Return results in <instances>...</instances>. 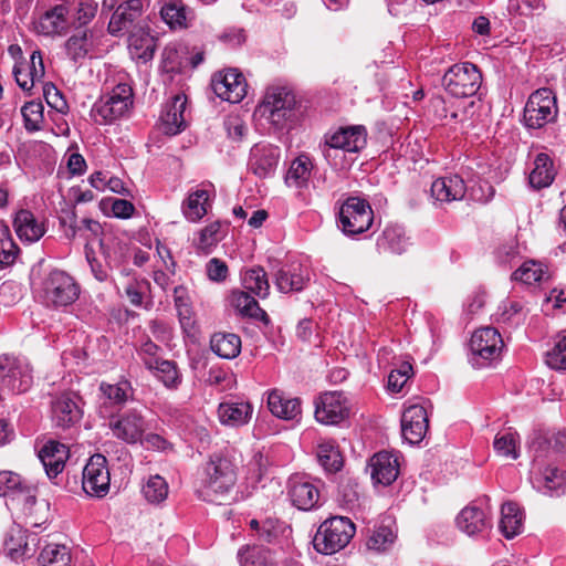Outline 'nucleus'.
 <instances>
[{
  "instance_id": "1",
  "label": "nucleus",
  "mask_w": 566,
  "mask_h": 566,
  "mask_svg": "<svg viewBox=\"0 0 566 566\" xmlns=\"http://www.w3.org/2000/svg\"><path fill=\"white\" fill-rule=\"evenodd\" d=\"M242 463L241 454L235 450L212 454L203 465L197 494L200 499L221 504L229 499Z\"/></svg>"
},
{
  "instance_id": "2",
  "label": "nucleus",
  "mask_w": 566,
  "mask_h": 566,
  "mask_svg": "<svg viewBox=\"0 0 566 566\" xmlns=\"http://www.w3.org/2000/svg\"><path fill=\"white\" fill-rule=\"evenodd\" d=\"M296 97L292 90L285 86H270L258 112L276 129H283L296 118Z\"/></svg>"
},
{
  "instance_id": "3",
  "label": "nucleus",
  "mask_w": 566,
  "mask_h": 566,
  "mask_svg": "<svg viewBox=\"0 0 566 566\" xmlns=\"http://www.w3.org/2000/svg\"><path fill=\"white\" fill-rule=\"evenodd\" d=\"M134 103L129 82L119 80L109 94L96 101L91 115L97 124H109L129 114Z\"/></svg>"
},
{
  "instance_id": "4",
  "label": "nucleus",
  "mask_w": 566,
  "mask_h": 566,
  "mask_svg": "<svg viewBox=\"0 0 566 566\" xmlns=\"http://www.w3.org/2000/svg\"><path fill=\"white\" fill-rule=\"evenodd\" d=\"M80 293L74 277L64 271L53 270L42 281L40 297L46 307L61 310L74 304Z\"/></svg>"
},
{
  "instance_id": "5",
  "label": "nucleus",
  "mask_w": 566,
  "mask_h": 566,
  "mask_svg": "<svg viewBox=\"0 0 566 566\" xmlns=\"http://www.w3.org/2000/svg\"><path fill=\"white\" fill-rule=\"evenodd\" d=\"M355 532V524L348 517H329L319 525L313 538L314 548L321 554H335L349 544Z\"/></svg>"
},
{
  "instance_id": "6",
  "label": "nucleus",
  "mask_w": 566,
  "mask_h": 566,
  "mask_svg": "<svg viewBox=\"0 0 566 566\" xmlns=\"http://www.w3.org/2000/svg\"><path fill=\"white\" fill-rule=\"evenodd\" d=\"M374 211L369 202L357 197L347 198L338 212V227L348 237L366 232L373 224Z\"/></svg>"
},
{
  "instance_id": "7",
  "label": "nucleus",
  "mask_w": 566,
  "mask_h": 566,
  "mask_svg": "<svg viewBox=\"0 0 566 566\" xmlns=\"http://www.w3.org/2000/svg\"><path fill=\"white\" fill-rule=\"evenodd\" d=\"M481 83L482 75L479 69L470 62L452 65L442 78L444 90L457 98L475 95Z\"/></svg>"
},
{
  "instance_id": "8",
  "label": "nucleus",
  "mask_w": 566,
  "mask_h": 566,
  "mask_svg": "<svg viewBox=\"0 0 566 566\" xmlns=\"http://www.w3.org/2000/svg\"><path fill=\"white\" fill-rule=\"evenodd\" d=\"M504 343L501 334L494 327H481L471 336V364L482 368L500 358Z\"/></svg>"
},
{
  "instance_id": "9",
  "label": "nucleus",
  "mask_w": 566,
  "mask_h": 566,
  "mask_svg": "<svg viewBox=\"0 0 566 566\" xmlns=\"http://www.w3.org/2000/svg\"><path fill=\"white\" fill-rule=\"evenodd\" d=\"M32 370L23 358L0 356V387L13 394L25 392L32 385Z\"/></svg>"
},
{
  "instance_id": "10",
  "label": "nucleus",
  "mask_w": 566,
  "mask_h": 566,
  "mask_svg": "<svg viewBox=\"0 0 566 566\" xmlns=\"http://www.w3.org/2000/svg\"><path fill=\"white\" fill-rule=\"evenodd\" d=\"M556 97L549 88L531 94L524 108V123L528 128H541L557 116Z\"/></svg>"
},
{
  "instance_id": "11",
  "label": "nucleus",
  "mask_w": 566,
  "mask_h": 566,
  "mask_svg": "<svg viewBox=\"0 0 566 566\" xmlns=\"http://www.w3.org/2000/svg\"><path fill=\"white\" fill-rule=\"evenodd\" d=\"M10 53L21 55V48L18 45L10 46ZM45 70L42 54L39 50L33 51L29 59L20 56L14 61L12 75L18 86L24 92H31L36 83L42 82Z\"/></svg>"
},
{
  "instance_id": "12",
  "label": "nucleus",
  "mask_w": 566,
  "mask_h": 566,
  "mask_svg": "<svg viewBox=\"0 0 566 566\" xmlns=\"http://www.w3.org/2000/svg\"><path fill=\"white\" fill-rule=\"evenodd\" d=\"M108 427L115 438L128 444L142 441L147 430V421L142 411L128 409L116 416L109 415Z\"/></svg>"
},
{
  "instance_id": "13",
  "label": "nucleus",
  "mask_w": 566,
  "mask_h": 566,
  "mask_svg": "<svg viewBox=\"0 0 566 566\" xmlns=\"http://www.w3.org/2000/svg\"><path fill=\"white\" fill-rule=\"evenodd\" d=\"M149 6V0H125L113 12L108 22V32L119 35L126 31L143 27L144 12Z\"/></svg>"
},
{
  "instance_id": "14",
  "label": "nucleus",
  "mask_w": 566,
  "mask_h": 566,
  "mask_svg": "<svg viewBox=\"0 0 566 566\" xmlns=\"http://www.w3.org/2000/svg\"><path fill=\"white\" fill-rule=\"evenodd\" d=\"M109 482L106 458L99 453L92 455L83 470V490L91 496L104 497L109 491Z\"/></svg>"
},
{
  "instance_id": "15",
  "label": "nucleus",
  "mask_w": 566,
  "mask_h": 566,
  "mask_svg": "<svg viewBox=\"0 0 566 566\" xmlns=\"http://www.w3.org/2000/svg\"><path fill=\"white\" fill-rule=\"evenodd\" d=\"M349 401L340 391L322 394L315 400V418L324 424H337L349 416Z\"/></svg>"
},
{
  "instance_id": "16",
  "label": "nucleus",
  "mask_w": 566,
  "mask_h": 566,
  "mask_svg": "<svg viewBox=\"0 0 566 566\" xmlns=\"http://www.w3.org/2000/svg\"><path fill=\"white\" fill-rule=\"evenodd\" d=\"M367 130L363 125L339 127L336 132L325 136L324 154L329 149H342L357 153L366 146Z\"/></svg>"
},
{
  "instance_id": "17",
  "label": "nucleus",
  "mask_w": 566,
  "mask_h": 566,
  "mask_svg": "<svg viewBox=\"0 0 566 566\" xmlns=\"http://www.w3.org/2000/svg\"><path fill=\"white\" fill-rule=\"evenodd\" d=\"M212 90L221 99L239 103L247 94L245 78L237 70L230 69L213 76Z\"/></svg>"
},
{
  "instance_id": "18",
  "label": "nucleus",
  "mask_w": 566,
  "mask_h": 566,
  "mask_svg": "<svg viewBox=\"0 0 566 566\" xmlns=\"http://www.w3.org/2000/svg\"><path fill=\"white\" fill-rule=\"evenodd\" d=\"M83 416L80 398L74 392H63L52 401V419L56 427L67 429Z\"/></svg>"
},
{
  "instance_id": "19",
  "label": "nucleus",
  "mask_w": 566,
  "mask_h": 566,
  "mask_svg": "<svg viewBox=\"0 0 566 566\" xmlns=\"http://www.w3.org/2000/svg\"><path fill=\"white\" fill-rule=\"evenodd\" d=\"M186 107L187 96L185 94L175 95L164 105L159 117V126L166 135L174 136L186 128Z\"/></svg>"
},
{
  "instance_id": "20",
  "label": "nucleus",
  "mask_w": 566,
  "mask_h": 566,
  "mask_svg": "<svg viewBox=\"0 0 566 566\" xmlns=\"http://www.w3.org/2000/svg\"><path fill=\"white\" fill-rule=\"evenodd\" d=\"M71 8L67 1L46 10L34 22V30L43 35H62L69 29Z\"/></svg>"
},
{
  "instance_id": "21",
  "label": "nucleus",
  "mask_w": 566,
  "mask_h": 566,
  "mask_svg": "<svg viewBox=\"0 0 566 566\" xmlns=\"http://www.w3.org/2000/svg\"><path fill=\"white\" fill-rule=\"evenodd\" d=\"M428 428L429 419L423 406L412 405L405 409L401 417V432L410 444L422 441Z\"/></svg>"
},
{
  "instance_id": "22",
  "label": "nucleus",
  "mask_w": 566,
  "mask_h": 566,
  "mask_svg": "<svg viewBox=\"0 0 566 566\" xmlns=\"http://www.w3.org/2000/svg\"><path fill=\"white\" fill-rule=\"evenodd\" d=\"M399 455L388 451L375 453L369 460L370 476L374 483L390 485L399 475Z\"/></svg>"
},
{
  "instance_id": "23",
  "label": "nucleus",
  "mask_w": 566,
  "mask_h": 566,
  "mask_svg": "<svg viewBox=\"0 0 566 566\" xmlns=\"http://www.w3.org/2000/svg\"><path fill=\"white\" fill-rule=\"evenodd\" d=\"M287 494L292 504L301 511L315 509L321 499L317 486L303 476H292L289 480Z\"/></svg>"
},
{
  "instance_id": "24",
  "label": "nucleus",
  "mask_w": 566,
  "mask_h": 566,
  "mask_svg": "<svg viewBox=\"0 0 566 566\" xmlns=\"http://www.w3.org/2000/svg\"><path fill=\"white\" fill-rule=\"evenodd\" d=\"M310 281L307 268L298 262L281 266L274 274V284L282 293L300 292Z\"/></svg>"
},
{
  "instance_id": "25",
  "label": "nucleus",
  "mask_w": 566,
  "mask_h": 566,
  "mask_svg": "<svg viewBox=\"0 0 566 566\" xmlns=\"http://www.w3.org/2000/svg\"><path fill=\"white\" fill-rule=\"evenodd\" d=\"M13 227L18 238L25 243L38 242L46 232L45 220L28 209H21L15 213Z\"/></svg>"
},
{
  "instance_id": "26",
  "label": "nucleus",
  "mask_w": 566,
  "mask_h": 566,
  "mask_svg": "<svg viewBox=\"0 0 566 566\" xmlns=\"http://www.w3.org/2000/svg\"><path fill=\"white\" fill-rule=\"evenodd\" d=\"M69 455V448L54 440L48 441L39 451V458L50 479L56 478L64 470Z\"/></svg>"
},
{
  "instance_id": "27",
  "label": "nucleus",
  "mask_w": 566,
  "mask_h": 566,
  "mask_svg": "<svg viewBox=\"0 0 566 566\" xmlns=\"http://www.w3.org/2000/svg\"><path fill=\"white\" fill-rule=\"evenodd\" d=\"M279 159V147L255 145L251 150L250 168L258 177L266 178L275 171Z\"/></svg>"
},
{
  "instance_id": "28",
  "label": "nucleus",
  "mask_w": 566,
  "mask_h": 566,
  "mask_svg": "<svg viewBox=\"0 0 566 566\" xmlns=\"http://www.w3.org/2000/svg\"><path fill=\"white\" fill-rule=\"evenodd\" d=\"M430 192L438 202H451L463 199L467 186L462 177L451 175L436 179L431 185Z\"/></svg>"
},
{
  "instance_id": "29",
  "label": "nucleus",
  "mask_w": 566,
  "mask_h": 566,
  "mask_svg": "<svg viewBox=\"0 0 566 566\" xmlns=\"http://www.w3.org/2000/svg\"><path fill=\"white\" fill-rule=\"evenodd\" d=\"M455 522L458 528L469 536L481 534L491 527L486 513L475 505L462 509Z\"/></svg>"
},
{
  "instance_id": "30",
  "label": "nucleus",
  "mask_w": 566,
  "mask_h": 566,
  "mask_svg": "<svg viewBox=\"0 0 566 566\" xmlns=\"http://www.w3.org/2000/svg\"><path fill=\"white\" fill-rule=\"evenodd\" d=\"M128 50L133 59L147 62L153 59L156 50V38L143 27L127 31Z\"/></svg>"
},
{
  "instance_id": "31",
  "label": "nucleus",
  "mask_w": 566,
  "mask_h": 566,
  "mask_svg": "<svg viewBox=\"0 0 566 566\" xmlns=\"http://www.w3.org/2000/svg\"><path fill=\"white\" fill-rule=\"evenodd\" d=\"M268 406L272 415L284 420H298L301 417V400L289 398L279 390L269 394Z\"/></svg>"
},
{
  "instance_id": "32",
  "label": "nucleus",
  "mask_w": 566,
  "mask_h": 566,
  "mask_svg": "<svg viewBox=\"0 0 566 566\" xmlns=\"http://www.w3.org/2000/svg\"><path fill=\"white\" fill-rule=\"evenodd\" d=\"M253 407L248 401H227L219 405L218 416L223 424L240 427L249 422Z\"/></svg>"
},
{
  "instance_id": "33",
  "label": "nucleus",
  "mask_w": 566,
  "mask_h": 566,
  "mask_svg": "<svg viewBox=\"0 0 566 566\" xmlns=\"http://www.w3.org/2000/svg\"><path fill=\"white\" fill-rule=\"evenodd\" d=\"M524 527V513L514 502H506L501 507V518L499 523L500 532L507 539H511L522 533Z\"/></svg>"
},
{
  "instance_id": "34",
  "label": "nucleus",
  "mask_w": 566,
  "mask_h": 566,
  "mask_svg": "<svg viewBox=\"0 0 566 566\" xmlns=\"http://www.w3.org/2000/svg\"><path fill=\"white\" fill-rule=\"evenodd\" d=\"M409 245V239L399 224H387L377 239V248L381 252L403 253Z\"/></svg>"
},
{
  "instance_id": "35",
  "label": "nucleus",
  "mask_w": 566,
  "mask_h": 566,
  "mask_svg": "<svg viewBox=\"0 0 566 566\" xmlns=\"http://www.w3.org/2000/svg\"><path fill=\"white\" fill-rule=\"evenodd\" d=\"M240 566H280L274 551L261 546H245L238 552Z\"/></svg>"
},
{
  "instance_id": "36",
  "label": "nucleus",
  "mask_w": 566,
  "mask_h": 566,
  "mask_svg": "<svg viewBox=\"0 0 566 566\" xmlns=\"http://www.w3.org/2000/svg\"><path fill=\"white\" fill-rule=\"evenodd\" d=\"M163 20L170 29H187L192 20V11L181 0H166L160 9Z\"/></svg>"
},
{
  "instance_id": "37",
  "label": "nucleus",
  "mask_w": 566,
  "mask_h": 566,
  "mask_svg": "<svg viewBox=\"0 0 566 566\" xmlns=\"http://www.w3.org/2000/svg\"><path fill=\"white\" fill-rule=\"evenodd\" d=\"M99 390L104 398L103 406L101 407V413L107 417L106 409L107 405L114 407L123 406L133 395V388L130 382L127 380H120L117 384L102 382Z\"/></svg>"
},
{
  "instance_id": "38",
  "label": "nucleus",
  "mask_w": 566,
  "mask_h": 566,
  "mask_svg": "<svg viewBox=\"0 0 566 566\" xmlns=\"http://www.w3.org/2000/svg\"><path fill=\"white\" fill-rule=\"evenodd\" d=\"M556 170L553 165L552 158L545 154L539 153L534 159V168L530 174V185L535 189L548 187L555 179Z\"/></svg>"
},
{
  "instance_id": "39",
  "label": "nucleus",
  "mask_w": 566,
  "mask_h": 566,
  "mask_svg": "<svg viewBox=\"0 0 566 566\" xmlns=\"http://www.w3.org/2000/svg\"><path fill=\"white\" fill-rule=\"evenodd\" d=\"M230 303L242 316L251 317L265 324L270 322L266 312L260 307L258 301L248 292L233 291L230 296Z\"/></svg>"
},
{
  "instance_id": "40",
  "label": "nucleus",
  "mask_w": 566,
  "mask_h": 566,
  "mask_svg": "<svg viewBox=\"0 0 566 566\" xmlns=\"http://www.w3.org/2000/svg\"><path fill=\"white\" fill-rule=\"evenodd\" d=\"M210 208L209 192L206 189L191 191L182 203V213L190 222L201 220Z\"/></svg>"
},
{
  "instance_id": "41",
  "label": "nucleus",
  "mask_w": 566,
  "mask_h": 566,
  "mask_svg": "<svg viewBox=\"0 0 566 566\" xmlns=\"http://www.w3.org/2000/svg\"><path fill=\"white\" fill-rule=\"evenodd\" d=\"M211 350L224 359H233L241 352V338L234 333H214L210 339Z\"/></svg>"
},
{
  "instance_id": "42",
  "label": "nucleus",
  "mask_w": 566,
  "mask_h": 566,
  "mask_svg": "<svg viewBox=\"0 0 566 566\" xmlns=\"http://www.w3.org/2000/svg\"><path fill=\"white\" fill-rule=\"evenodd\" d=\"M249 525L258 538L266 543L276 542L287 531L285 523L275 517H266L264 520L252 518Z\"/></svg>"
},
{
  "instance_id": "43",
  "label": "nucleus",
  "mask_w": 566,
  "mask_h": 566,
  "mask_svg": "<svg viewBox=\"0 0 566 566\" xmlns=\"http://www.w3.org/2000/svg\"><path fill=\"white\" fill-rule=\"evenodd\" d=\"M537 483L546 493H563L566 489V469L548 464L541 471Z\"/></svg>"
},
{
  "instance_id": "44",
  "label": "nucleus",
  "mask_w": 566,
  "mask_h": 566,
  "mask_svg": "<svg viewBox=\"0 0 566 566\" xmlns=\"http://www.w3.org/2000/svg\"><path fill=\"white\" fill-rule=\"evenodd\" d=\"M93 45V32L85 29L74 33L66 40L65 51L72 61L77 62L86 57Z\"/></svg>"
},
{
  "instance_id": "45",
  "label": "nucleus",
  "mask_w": 566,
  "mask_h": 566,
  "mask_svg": "<svg viewBox=\"0 0 566 566\" xmlns=\"http://www.w3.org/2000/svg\"><path fill=\"white\" fill-rule=\"evenodd\" d=\"M312 168L313 164L307 156H298L291 163L287 170L285 176L286 185L298 189L306 187Z\"/></svg>"
},
{
  "instance_id": "46",
  "label": "nucleus",
  "mask_w": 566,
  "mask_h": 566,
  "mask_svg": "<svg viewBox=\"0 0 566 566\" xmlns=\"http://www.w3.org/2000/svg\"><path fill=\"white\" fill-rule=\"evenodd\" d=\"M316 455L319 464L327 472H337L343 467V457L337 444L333 440H323L319 442Z\"/></svg>"
},
{
  "instance_id": "47",
  "label": "nucleus",
  "mask_w": 566,
  "mask_h": 566,
  "mask_svg": "<svg viewBox=\"0 0 566 566\" xmlns=\"http://www.w3.org/2000/svg\"><path fill=\"white\" fill-rule=\"evenodd\" d=\"M242 284L245 290L261 298L266 297L270 293L268 275L261 266L248 269L242 276Z\"/></svg>"
},
{
  "instance_id": "48",
  "label": "nucleus",
  "mask_w": 566,
  "mask_h": 566,
  "mask_svg": "<svg viewBox=\"0 0 566 566\" xmlns=\"http://www.w3.org/2000/svg\"><path fill=\"white\" fill-rule=\"evenodd\" d=\"M168 492V483L158 474L150 475L142 489L145 500L150 504L163 503L167 499Z\"/></svg>"
},
{
  "instance_id": "49",
  "label": "nucleus",
  "mask_w": 566,
  "mask_h": 566,
  "mask_svg": "<svg viewBox=\"0 0 566 566\" xmlns=\"http://www.w3.org/2000/svg\"><path fill=\"white\" fill-rule=\"evenodd\" d=\"M39 563L41 566H70L69 548L64 545L49 544L42 549Z\"/></svg>"
},
{
  "instance_id": "50",
  "label": "nucleus",
  "mask_w": 566,
  "mask_h": 566,
  "mask_svg": "<svg viewBox=\"0 0 566 566\" xmlns=\"http://www.w3.org/2000/svg\"><path fill=\"white\" fill-rule=\"evenodd\" d=\"M514 280L526 284H533L547 277V268L536 261L524 262L514 273Z\"/></svg>"
},
{
  "instance_id": "51",
  "label": "nucleus",
  "mask_w": 566,
  "mask_h": 566,
  "mask_svg": "<svg viewBox=\"0 0 566 566\" xmlns=\"http://www.w3.org/2000/svg\"><path fill=\"white\" fill-rule=\"evenodd\" d=\"M18 252L19 248L11 237L9 227L0 222V268L13 264Z\"/></svg>"
},
{
  "instance_id": "52",
  "label": "nucleus",
  "mask_w": 566,
  "mask_h": 566,
  "mask_svg": "<svg viewBox=\"0 0 566 566\" xmlns=\"http://www.w3.org/2000/svg\"><path fill=\"white\" fill-rule=\"evenodd\" d=\"M546 365L554 370H566V336L557 335L545 354Z\"/></svg>"
},
{
  "instance_id": "53",
  "label": "nucleus",
  "mask_w": 566,
  "mask_h": 566,
  "mask_svg": "<svg viewBox=\"0 0 566 566\" xmlns=\"http://www.w3.org/2000/svg\"><path fill=\"white\" fill-rule=\"evenodd\" d=\"M71 8V14L78 25H86L96 15L98 4L94 0H74L67 2Z\"/></svg>"
},
{
  "instance_id": "54",
  "label": "nucleus",
  "mask_w": 566,
  "mask_h": 566,
  "mask_svg": "<svg viewBox=\"0 0 566 566\" xmlns=\"http://www.w3.org/2000/svg\"><path fill=\"white\" fill-rule=\"evenodd\" d=\"M150 370H155L156 376L168 388H175L180 384L181 379L177 366L171 360L159 359L157 363L151 365Z\"/></svg>"
},
{
  "instance_id": "55",
  "label": "nucleus",
  "mask_w": 566,
  "mask_h": 566,
  "mask_svg": "<svg viewBox=\"0 0 566 566\" xmlns=\"http://www.w3.org/2000/svg\"><path fill=\"white\" fill-rule=\"evenodd\" d=\"M395 539L394 531L389 526L380 525L368 537L367 547L375 552H385L395 543Z\"/></svg>"
},
{
  "instance_id": "56",
  "label": "nucleus",
  "mask_w": 566,
  "mask_h": 566,
  "mask_svg": "<svg viewBox=\"0 0 566 566\" xmlns=\"http://www.w3.org/2000/svg\"><path fill=\"white\" fill-rule=\"evenodd\" d=\"M21 114L27 129H39L43 122V105L39 102L25 103L21 109Z\"/></svg>"
},
{
  "instance_id": "57",
  "label": "nucleus",
  "mask_w": 566,
  "mask_h": 566,
  "mask_svg": "<svg viewBox=\"0 0 566 566\" xmlns=\"http://www.w3.org/2000/svg\"><path fill=\"white\" fill-rule=\"evenodd\" d=\"M516 443L515 433L505 432L495 437L493 446L497 454L516 459L518 457Z\"/></svg>"
},
{
  "instance_id": "58",
  "label": "nucleus",
  "mask_w": 566,
  "mask_h": 566,
  "mask_svg": "<svg viewBox=\"0 0 566 566\" xmlns=\"http://www.w3.org/2000/svg\"><path fill=\"white\" fill-rule=\"evenodd\" d=\"M220 228L219 221L211 222L206 226L200 232L197 242V248L203 252H209L220 240Z\"/></svg>"
},
{
  "instance_id": "59",
  "label": "nucleus",
  "mask_w": 566,
  "mask_h": 566,
  "mask_svg": "<svg viewBox=\"0 0 566 566\" xmlns=\"http://www.w3.org/2000/svg\"><path fill=\"white\" fill-rule=\"evenodd\" d=\"M28 538L23 531L18 530L6 541V547L12 556H30L33 549L29 547Z\"/></svg>"
},
{
  "instance_id": "60",
  "label": "nucleus",
  "mask_w": 566,
  "mask_h": 566,
  "mask_svg": "<svg viewBox=\"0 0 566 566\" xmlns=\"http://www.w3.org/2000/svg\"><path fill=\"white\" fill-rule=\"evenodd\" d=\"M61 226L64 228V233L69 239H73L77 231H81L83 228L90 232H92L94 235H97L101 231V224L92 219H83L82 227L75 226V214L72 213L70 218V224H67L66 219L62 218L60 220Z\"/></svg>"
},
{
  "instance_id": "61",
  "label": "nucleus",
  "mask_w": 566,
  "mask_h": 566,
  "mask_svg": "<svg viewBox=\"0 0 566 566\" xmlns=\"http://www.w3.org/2000/svg\"><path fill=\"white\" fill-rule=\"evenodd\" d=\"M150 284L145 279H134L125 287V293L134 306H142L145 295L149 292Z\"/></svg>"
},
{
  "instance_id": "62",
  "label": "nucleus",
  "mask_w": 566,
  "mask_h": 566,
  "mask_svg": "<svg viewBox=\"0 0 566 566\" xmlns=\"http://www.w3.org/2000/svg\"><path fill=\"white\" fill-rule=\"evenodd\" d=\"M412 374V366L409 363H402L398 369L390 371L388 376V388L394 392H399L410 375Z\"/></svg>"
},
{
  "instance_id": "63",
  "label": "nucleus",
  "mask_w": 566,
  "mask_h": 566,
  "mask_svg": "<svg viewBox=\"0 0 566 566\" xmlns=\"http://www.w3.org/2000/svg\"><path fill=\"white\" fill-rule=\"evenodd\" d=\"M21 476L12 471H0V495H8L22 490Z\"/></svg>"
},
{
  "instance_id": "64",
  "label": "nucleus",
  "mask_w": 566,
  "mask_h": 566,
  "mask_svg": "<svg viewBox=\"0 0 566 566\" xmlns=\"http://www.w3.org/2000/svg\"><path fill=\"white\" fill-rule=\"evenodd\" d=\"M137 352L148 369H151V365H154L160 359L158 357L160 347L157 344H155L149 337H146L145 340L142 342Z\"/></svg>"
}]
</instances>
